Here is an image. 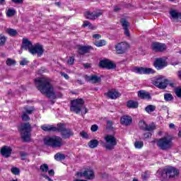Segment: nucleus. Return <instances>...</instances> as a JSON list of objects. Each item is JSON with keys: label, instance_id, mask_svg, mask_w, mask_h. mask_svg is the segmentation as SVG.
Masks as SVG:
<instances>
[{"label": "nucleus", "instance_id": "obj_1", "mask_svg": "<svg viewBox=\"0 0 181 181\" xmlns=\"http://www.w3.org/2000/svg\"><path fill=\"white\" fill-rule=\"evenodd\" d=\"M35 86L39 91L44 95H46L47 98H52V100H56V93L54 92V88L53 85L50 83V80L47 78H38L35 79Z\"/></svg>", "mask_w": 181, "mask_h": 181}, {"label": "nucleus", "instance_id": "obj_35", "mask_svg": "<svg viewBox=\"0 0 181 181\" xmlns=\"http://www.w3.org/2000/svg\"><path fill=\"white\" fill-rule=\"evenodd\" d=\"M40 170L43 173H46L49 172V165L46 163H44V164L40 165Z\"/></svg>", "mask_w": 181, "mask_h": 181}, {"label": "nucleus", "instance_id": "obj_7", "mask_svg": "<svg viewBox=\"0 0 181 181\" xmlns=\"http://www.w3.org/2000/svg\"><path fill=\"white\" fill-rule=\"evenodd\" d=\"M179 175L177 169L173 167H169L162 170L161 176L163 179H175L176 176Z\"/></svg>", "mask_w": 181, "mask_h": 181}, {"label": "nucleus", "instance_id": "obj_32", "mask_svg": "<svg viewBox=\"0 0 181 181\" xmlns=\"http://www.w3.org/2000/svg\"><path fill=\"white\" fill-rule=\"evenodd\" d=\"M6 33H8V35H9V36H16V35H18V31H16V30L13 29V28H7L6 30Z\"/></svg>", "mask_w": 181, "mask_h": 181}, {"label": "nucleus", "instance_id": "obj_52", "mask_svg": "<svg viewBox=\"0 0 181 181\" xmlns=\"http://www.w3.org/2000/svg\"><path fill=\"white\" fill-rule=\"evenodd\" d=\"M170 86V87H172V88H175V87H176V83L168 80L167 86Z\"/></svg>", "mask_w": 181, "mask_h": 181}, {"label": "nucleus", "instance_id": "obj_14", "mask_svg": "<svg viewBox=\"0 0 181 181\" xmlns=\"http://www.w3.org/2000/svg\"><path fill=\"white\" fill-rule=\"evenodd\" d=\"M138 74H154L155 70L152 68L136 67L134 69Z\"/></svg>", "mask_w": 181, "mask_h": 181}, {"label": "nucleus", "instance_id": "obj_48", "mask_svg": "<svg viewBox=\"0 0 181 181\" xmlns=\"http://www.w3.org/2000/svg\"><path fill=\"white\" fill-rule=\"evenodd\" d=\"M80 135L81 136H82V138H83L84 139H88L89 136L88 134H87V132L82 131L80 132Z\"/></svg>", "mask_w": 181, "mask_h": 181}, {"label": "nucleus", "instance_id": "obj_38", "mask_svg": "<svg viewBox=\"0 0 181 181\" xmlns=\"http://www.w3.org/2000/svg\"><path fill=\"white\" fill-rule=\"evenodd\" d=\"M146 122H145V121L144 120H141L139 122V127L140 128V129H142V131H146Z\"/></svg>", "mask_w": 181, "mask_h": 181}, {"label": "nucleus", "instance_id": "obj_61", "mask_svg": "<svg viewBox=\"0 0 181 181\" xmlns=\"http://www.w3.org/2000/svg\"><path fill=\"white\" fill-rule=\"evenodd\" d=\"M76 176H78L79 177H84V172L83 173H80V172H78L76 173Z\"/></svg>", "mask_w": 181, "mask_h": 181}, {"label": "nucleus", "instance_id": "obj_6", "mask_svg": "<svg viewBox=\"0 0 181 181\" xmlns=\"http://www.w3.org/2000/svg\"><path fill=\"white\" fill-rule=\"evenodd\" d=\"M63 139L60 136H55L54 137H49L44 140L45 145L47 146H52V148H61L63 146V143H62Z\"/></svg>", "mask_w": 181, "mask_h": 181}, {"label": "nucleus", "instance_id": "obj_16", "mask_svg": "<svg viewBox=\"0 0 181 181\" xmlns=\"http://www.w3.org/2000/svg\"><path fill=\"white\" fill-rule=\"evenodd\" d=\"M0 153L4 158H9L11 155H12V148L8 146H4L1 148Z\"/></svg>", "mask_w": 181, "mask_h": 181}, {"label": "nucleus", "instance_id": "obj_15", "mask_svg": "<svg viewBox=\"0 0 181 181\" xmlns=\"http://www.w3.org/2000/svg\"><path fill=\"white\" fill-rule=\"evenodd\" d=\"M105 95L110 98L111 100H117L119 97H121V93L115 89H111L105 93Z\"/></svg>", "mask_w": 181, "mask_h": 181}, {"label": "nucleus", "instance_id": "obj_22", "mask_svg": "<svg viewBox=\"0 0 181 181\" xmlns=\"http://www.w3.org/2000/svg\"><path fill=\"white\" fill-rule=\"evenodd\" d=\"M138 97L140 98L141 100H152L151 93L144 90L138 91Z\"/></svg>", "mask_w": 181, "mask_h": 181}, {"label": "nucleus", "instance_id": "obj_53", "mask_svg": "<svg viewBox=\"0 0 181 181\" xmlns=\"http://www.w3.org/2000/svg\"><path fill=\"white\" fill-rule=\"evenodd\" d=\"M68 64H74V57H71L67 61Z\"/></svg>", "mask_w": 181, "mask_h": 181}, {"label": "nucleus", "instance_id": "obj_43", "mask_svg": "<svg viewBox=\"0 0 181 181\" xmlns=\"http://www.w3.org/2000/svg\"><path fill=\"white\" fill-rule=\"evenodd\" d=\"M154 129H156V127L154 124H146V131L151 132Z\"/></svg>", "mask_w": 181, "mask_h": 181}, {"label": "nucleus", "instance_id": "obj_25", "mask_svg": "<svg viewBox=\"0 0 181 181\" xmlns=\"http://www.w3.org/2000/svg\"><path fill=\"white\" fill-rule=\"evenodd\" d=\"M83 175L85 179H88V180H91L95 177L94 175V171L91 169H86L83 171Z\"/></svg>", "mask_w": 181, "mask_h": 181}, {"label": "nucleus", "instance_id": "obj_9", "mask_svg": "<svg viewBox=\"0 0 181 181\" xmlns=\"http://www.w3.org/2000/svg\"><path fill=\"white\" fill-rule=\"evenodd\" d=\"M99 67L107 70H114L117 69V65L110 59H103L99 62Z\"/></svg>", "mask_w": 181, "mask_h": 181}, {"label": "nucleus", "instance_id": "obj_40", "mask_svg": "<svg viewBox=\"0 0 181 181\" xmlns=\"http://www.w3.org/2000/svg\"><path fill=\"white\" fill-rule=\"evenodd\" d=\"M106 44H107V42L105 40H100L95 43L97 47H101L103 46H105Z\"/></svg>", "mask_w": 181, "mask_h": 181}, {"label": "nucleus", "instance_id": "obj_3", "mask_svg": "<svg viewBox=\"0 0 181 181\" xmlns=\"http://www.w3.org/2000/svg\"><path fill=\"white\" fill-rule=\"evenodd\" d=\"M18 131L21 133V138L24 142H29L30 141V133L32 132V125H30V123H22L18 127Z\"/></svg>", "mask_w": 181, "mask_h": 181}, {"label": "nucleus", "instance_id": "obj_26", "mask_svg": "<svg viewBox=\"0 0 181 181\" xmlns=\"http://www.w3.org/2000/svg\"><path fill=\"white\" fill-rule=\"evenodd\" d=\"M171 19L175 22H179V19H181V13L176 11V10H171L170 11Z\"/></svg>", "mask_w": 181, "mask_h": 181}, {"label": "nucleus", "instance_id": "obj_56", "mask_svg": "<svg viewBox=\"0 0 181 181\" xmlns=\"http://www.w3.org/2000/svg\"><path fill=\"white\" fill-rule=\"evenodd\" d=\"M42 177H45V179H46L48 181H53V180H52V178H50L49 177H48L47 175L45 174H42Z\"/></svg>", "mask_w": 181, "mask_h": 181}, {"label": "nucleus", "instance_id": "obj_30", "mask_svg": "<svg viewBox=\"0 0 181 181\" xmlns=\"http://www.w3.org/2000/svg\"><path fill=\"white\" fill-rule=\"evenodd\" d=\"M55 160L61 161L66 159V156L62 153H57L54 156Z\"/></svg>", "mask_w": 181, "mask_h": 181}, {"label": "nucleus", "instance_id": "obj_2", "mask_svg": "<svg viewBox=\"0 0 181 181\" xmlns=\"http://www.w3.org/2000/svg\"><path fill=\"white\" fill-rule=\"evenodd\" d=\"M174 145L173 139L170 136H163L157 141V146L160 151H170Z\"/></svg>", "mask_w": 181, "mask_h": 181}, {"label": "nucleus", "instance_id": "obj_47", "mask_svg": "<svg viewBox=\"0 0 181 181\" xmlns=\"http://www.w3.org/2000/svg\"><path fill=\"white\" fill-rule=\"evenodd\" d=\"M175 95L178 97V98H181V88H176L175 89Z\"/></svg>", "mask_w": 181, "mask_h": 181}, {"label": "nucleus", "instance_id": "obj_28", "mask_svg": "<svg viewBox=\"0 0 181 181\" xmlns=\"http://www.w3.org/2000/svg\"><path fill=\"white\" fill-rule=\"evenodd\" d=\"M127 105L128 108L135 109V108H138V107L139 106V103L137 101L130 100L127 101Z\"/></svg>", "mask_w": 181, "mask_h": 181}, {"label": "nucleus", "instance_id": "obj_17", "mask_svg": "<svg viewBox=\"0 0 181 181\" xmlns=\"http://www.w3.org/2000/svg\"><path fill=\"white\" fill-rule=\"evenodd\" d=\"M85 15V18H86V19H90L91 21H94L95 19H97V18H99V16H101V15H103L102 12H98V13H93L90 11H86L84 13Z\"/></svg>", "mask_w": 181, "mask_h": 181}, {"label": "nucleus", "instance_id": "obj_13", "mask_svg": "<svg viewBox=\"0 0 181 181\" xmlns=\"http://www.w3.org/2000/svg\"><path fill=\"white\" fill-rule=\"evenodd\" d=\"M153 66L157 70H162V69H164V67L168 66V64L166 63V60L163 58H156L153 63Z\"/></svg>", "mask_w": 181, "mask_h": 181}, {"label": "nucleus", "instance_id": "obj_60", "mask_svg": "<svg viewBox=\"0 0 181 181\" xmlns=\"http://www.w3.org/2000/svg\"><path fill=\"white\" fill-rule=\"evenodd\" d=\"M48 175L49 176H54V170H48Z\"/></svg>", "mask_w": 181, "mask_h": 181}, {"label": "nucleus", "instance_id": "obj_10", "mask_svg": "<svg viewBox=\"0 0 181 181\" xmlns=\"http://www.w3.org/2000/svg\"><path fill=\"white\" fill-rule=\"evenodd\" d=\"M29 52L33 55L37 54V57H40L45 53V49L42 45L36 44L33 45L31 49H29Z\"/></svg>", "mask_w": 181, "mask_h": 181}, {"label": "nucleus", "instance_id": "obj_4", "mask_svg": "<svg viewBox=\"0 0 181 181\" xmlns=\"http://www.w3.org/2000/svg\"><path fill=\"white\" fill-rule=\"evenodd\" d=\"M84 99L83 98H78L71 101V107L70 110L72 112H75L76 114H80L81 112V110L84 108L85 112L84 115L88 112V110L87 107L84 106Z\"/></svg>", "mask_w": 181, "mask_h": 181}, {"label": "nucleus", "instance_id": "obj_23", "mask_svg": "<svg viewBox=\"0 0 181 181\" xmlns=\"http://www.w3.org/2000/svg\"><path fill=\"white\" fill-rule=\"evenodd\" d=\"M120 23H122V26L124 30V35L126 36H129V22L127 21L125 18H122L120 20Z\"/></svg>", "mask_w": 181, "mask_h": 181}, {"label": "nucleus", "instance_id": "obj_63", "mask_svg": "<svg viewBox=\"0 0 181 181\" xmlns=\"http://www.w3.org/2000/svg\"><path fill=\"white\" fill-rule=\"evenodd\" d=\"M76 83H78V84H80L81 86L84 84V82H83V81L81 79H78L76 81Z\"/></svg>", "mask_w": 181, "mask_h": 181}, {"label": "nucleus", "instance_id": "obj_21", "mask_svg": "<svg viewBox=\"0 0 181 181\" xmlns=\"http://www.w3.org/2000/svg\"><path fill=\"white\" fill-rule=\"evenodd\" d=\"M61 136L63 139H69L71 136H74V132L71 129H65L61 132Z\"/></svg>", "mask_w": 181, "mask_h": 181}, {"label": "nucleus", "instance_id": "obj_8", "mask_svg": "<svg viewBox=\"0 0 181 181\" xmlns=\"http://www.w3.org/2000/svg\"><path fill=\"white\" fill-rule=\"evenodd\" d=\"M153 84L160 90H165L168 87V79L160 76L153 81Z\"/></svg>", "mask_w": 181, "mask_h": 181}, {"label": "nucleus", "instance_id": "obj_49", "mask_svg": "<svg viewBox=\"0 0 181 181\" xmlns=\"http://www.w3.org/2000/svg\"><path fill=\"white\" fill-rule=\"evenodd\" d=\"M90 131L92 132H97V131H98V125L93 124L90 127Z\"/></svg>", "mask_w": 181, "mask_h": 181}, {"label": "nucleus", "instance_id": "obj_34", "mask_svg": "<svg viewBox=\"0 0 181 181\" xmlns=\"http://www.w3.org/2000/svg\"><path fill=\"white\" fill-rule=\"evenodd\" d=\"M16 13V10L8 8L6 11V16H8V18H12V16H15Z\"/></svg>", "mask_w": 181, "mask_h": 181}, {"label": "nucleus", "instance_id": "obj_27", "mask_svg": "<svg viewBox=\"0 0 181 181\" xmlns=\"http://www.w3.org/2000/svg\"><path fill=\"white\" fill-rule=\"evenodd\" d=\"M41 129L45 132H56V127L50 124H44L41 126Z\"/></svg>", "mask_w": 181, "mask_h": 181}, {"label": "nucleus", "instance_id": "obj_41", "mask_svg": "<svg viewBox=\"0 0 181 181\" xmlns=\"http://www.w3.org/2000/svg\"><path fill=\"white\" fill-rule=\"evenodd\" d=\"M6 39L5 35L0 34V46H4L5 43H6Z\"/></svg>", "mask_w": 181, "mask_h": 181}, {"label": "nucleus", "instance_id": "obj_29", "mask_svg": "<svg viewBox=\"0 0 181 181\" xmlns=\"http://www.w3.org/2000/svg\"><path fill=\"white\" fill-rule=\"evenodd\" d=\"M99 144H100V141H98V140L93 139L88 143V145L89 148H90V149H94L97 148V146H98Z\"/></svg>", "mask_w": 181, "mask_h": 181}, {"label": "nucleus", "instance_id": "obj_57", "mask_svg": "<svg viewBox=\"0 0 181 181\" xmlns=\"http://www.w3.org/2000/svg\"><path fill=\"white\" fill-rule=\"evenodd\" d=\"M13 4H23V0H11Z\"/></svg>", "mask_w": 181, "mask_h": 181}, {"label": "nucleus", "instance_id": "obj_54", "mask_svg": "<svg viewBox=\"0 0 181 181\" xmlns=\"http://www.w3.org/2000/svg\"><path fill=\"white\" fill-rule=\"evenodd\" d=\"M144 136L146 139H147L148 138H151L152 136V133L151 132H147V133H145L144 134Z\"/></svg>", "mask_w": 181, "mask_h": 181}, {"label": "nucleus", "instance_id": "obj_33", "mask_svg": "<svg viewBox=\"0 0 181 181\" xmlns=\"http://www.w3.org/2000/svg\"><path fill=\"white\" fill-rule=\"evenodd\" d=\"M66 128L64 127V124L59 123L57 124V127H55V132H62Z\"/></svg>", "mask_w": 181, "mask_h": 181}, {"label": "nucleus", "instance_id": "obj_37", "mask_svg": "<svg viewBox=\"0 0 181 181\" xmlns=\"http://www.w3.org/2000/svg\"><path fill=\"white\" fill-rule=\"evenodd\" d=\"M134 147L136 149H141V148H144V141H136L134 142Z\"/></svg>", "mask_w": 181, "mask_h": 181}, {"label": "nucleus", "instance_id": "obj_31", "mask_svg": "<svg viewBox=\"0 0 181 181\" xmlns=\"http://www.w3.org/2000/svg\"><path fill=\"white\" fill-rule=\"evenodd\" d=\"M144 110L146 112H147L148 114H151V112H153V111L156 110V106L153 105H148L145 107Z\"/></svg>", "mask_w": 181, "mask_h": 181}, {"label": "nucleus", "instance_id": "obj_20", "mask_svg": "<svg viewBox=\"0 0 181 181\" xmlns=\"http://www.w3.org/2000/svg\"><path fill=\"white\" fill-rule=\"evenodd\" d=\"M120 123L122 125H126V127H129L132 124V117L128 115H124L120 118Z\"/></svg>", "mask_w": 181, "mask_h": 181}, {"label": "nucleus", "instance_id": "obj_24", "mask_svg": "<svg viewBox=\"0 0 181 181\" xmlns=\"http://www.w3.org/2000/svg\"><path fill=\"white\" fill-rule=\"evenodd\" d=\"M33 45L32 44V42L29 41L28 38H23L21 49H24V50H28L29 49H32V47Z\"/></svg>", "mask_w": 181, "mask_h": 181}, {"label": "nucleus", "instance_id": "obj_51", "mask_svg": "<svg viewBox=\"0 0 181 181\" xmlns=\"http://www.w3.org/2000/svg\"><path fill=\"white\" fill-rule=\"evenodd\" d=\"M29 63V61L26 60L25 58H23L22 61L20 62L21 66H26Z\"/></svg>", "mask_w": 181, "mask_h": 181}, {"label": "nucleus", "instance_id": "obj_59", "mask_svg": "<svg viewBox=\"0 0 181 181\" xmlns=\"http://www.w3.org/2000/svg\"><path fill=\"white\" fill-rule=\"evenodd\" d=\"M93 39H101V35L100 34H95L93 35Z\"/></svg>", "mask_w": 181, "mask_h": 181}, {"label": "nucleus", "instance_id": "obj_12", "mask_svg": "<svg viewBox=\"0 0 181 181\" xmlns=\"http://www.w3.org/2000/svg\"><path fill=\"white\" fill-rule=\"evenodd\" d=\"M115 47L117 54H124L129 49V45L125 42H122L117 44Z\"/></svg>", "mask_w": 181, "mask_h": 181}, {"label": "nucleus", "instance_id": "obj_42", "mask_svg": "<svg viewBox=\"0 0 181 181\" xmlns=\"http://www.w3.org/2000/svg\"><path fill=\"white\" fill-rule=\"evenodd\" d=\"M164 100L165 101H172V100H173V95H172L171 93H165Z\"/></svg>", "mask_w": 181, "mask_h": 181}, {"label": "nucleus", "instance_id": "obj_55", "mask_svg": "<svg viewBox=\"0 0 181 181\" xmlns=\"http://www.w3.org/2000/svg\"><path fill=\"white\" fill-rule=\"evenodd\" d=\"M61 76H62V77H64V78H66V80H69V78H70V77L69 76V74H67L64 72H61Z\"/></svg>", "mask_w": 181, "mask_h": 181}, {"label": "nucleus", "instance_id": "obj_19", "mask_svg": "<svg viewBox=\"0 0 181 181\" xmlns=\"http://www.w3.org/2000/svg\"><path fill=\"white\" fill-rule=\"evenodd\" d=\"M90 50H93V47L91 46H78V53L81 56L86 54V53H88Z\"/></svg>", "mask_w": 181, "mask_h": 181}, {"label": "nucleus", "instance_id": "obj_46", "mask_svg": "<svg viewBox=\"0 0 181 181\" xmlns=\"http://www.w3.org/2000/svg\"><path fill=\"white\" fill-rule=\"evenodd\" d=\"M21 118L25 122L30 121V117H29V115H28V114L25 113L24 112H23Z\"/></svg>", "mask_w": 181, "mask_h": 181}, {"label": "nucleus", "instance_id": "obj_58", "mask_svg": "<svg viewBox=\"0 0 181 181\" xmlns=\"http://www.w3.org/2000/svg\"><path fill=\"white\" fill-rule=\"evenodd\" d=\"M88 25H90V22L85 21H83V24L82 25V27L87 28V26H88Z\"/></svg>", "mask_w": 181, "mask_h": 181}, {"label": "nucleus", "instance_id": "obj_11", "mask_svg": "<svg viewBox=\"0 0 181 181\" xmlns=\"http://www.w3.org/2000/svg\"><path fill=\"white\" fill-rule=\"evenodd\" d=\"M151 49L153 52H156L157 53H162V52H165V50H166L167 47L166 44L154 42L151 44Z\"/></svg>", "mask_w": 181, "mask_h": 181}, {"label": "nucleus", "instance_id": "obj_62", "mask_svg": "<svg viewBox=\"0 0 181 181\" xmlns=\"http://www.w3.org/2000/svg\"><path fill=\"white\" fill-rule=\"evenodd\" d=\"M88 27L89 28V29H92V30H94V29H95V27H94V25H93L91 23H89V25H88Z\"/></svg>", "mask_w": 181, "mask_h": 181}, {"label": "nucleus", "instance_id": "obj_44", "mask_svg": "<svg viewBox=\"0 0 181 181\" xmlns=\"http://www.w3.org/2000/svg\"><path fill=\"white\" fill-rule=\"evenodd\" d=\"M29 154L25 151H20V156L21 158V160H26V157L28 156Z\"/></svg>", "mask_w": 181, "mask_h": 181}, {"label": "nucleus", "instance_id": "obj_50", "mask_svg": "<svg viewBox=\"0 0 181 181\" xmlns=\"http://www.w3.org/2000/svg\"><path fill=\"white\" fill-rule=\"evenodd\" d=\"M112 122L107 120V126H106V129H112Z\"/></svg>", "mask_w": 181, "mask_h": 181}, {"label": "nucleus", "instance_id": "obj_18", "mask_svg": "<svg viewBox=\"0 0 181 181\" xmlns=\"http://www.w3.org/2000/svg\"><path fill=\"white\" fill-rule=\"evenodd\" d=\"M84 78L86 81H91L93 84H97V83H100L101 81V77H98L97 75H86Z\"/></svg>", "mask_w": 181, "mask_h": 181}, {"label": "nucleus", "instance_id": "obj_64", "mask_svg": "<svg viewBox=\"0 0 181 181\" xmlns=\"http://www.w3.org/2000/svg\"><path fill=\"white\" fill-rule=\"evenodd\" d=\"M169 128H170V129H175V124L173 123L170 124Z\"/></svg>", "mask_w": 181, "mask_h": 181}, {"label": "nucleus", "instance_id": "obj_36", "mask_svg": "<svg viewBox=\"0 0 181 181\" xmlns=\"http://www.w3.org/2000/svg\"><path fill=\"white\" fill-rule=\"evenodd\" d=\"M25 112H23L25 114H33V112L35 111L34 107H24Z\"/></svg>", "mask_w": 181, "mask_h": 181}, {"label": "nucleus", "instance_id": "obj_5", "mask_svg": "<svg viewBox=\"0 0 181 181\" xmlns=\"http://www.w3.org/2000/svg\"><path fill=\"white\" fill-rule=\"evenodd\" d=\"M105 142L100 141V145L105 148L107 151H113L117 146V138L111 134H107L104 137Z\"/></svg>", "mask_w": 181, "mask_h": 181}, {"label": "nucleus", "instance_id": "obj_45", "mask_svg": "<svg viewBox=\"0 0 181 181\" xmlns=\"http://www.w3.org/2000/svg\"><path fill=\"white\" fill-rule=\"evenodd\" d=\"M11 173H13V175H18L21 173V170L16 167H13L11 168Z\"/></svg>", "mask_w": 181, "mask_h": 181}, {"label": "nucleus", "instance_id": "obj_39", "mask_svg": "<svg viewBox=\"0 0 181 181\" xmlns=\"http://www.w3.org/2000/svg\"><path fill=\"white\" fill-rule=\"evenodd\" d=\"M6 64L9 66H15V64H16V61H15V59L8 58L7 60L6 61Z\"/></svg>", "mask_w": 181, "mask_h": 181}]
</instances>
